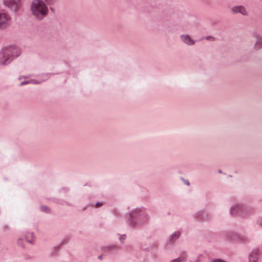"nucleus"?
Instances as JSON below:
<instances>
[{"label":"nucleus","instance_id":"f257e3e1","mask_svg":"<svg viewBox=\"0 0 262 262\" xmlns=\"http://www.w3.org/2000/svg\"><path fill=\"white\" fill-rule=\"evenodd\" d=\"M20 54V49L14 46L3 48L0 51V64L6 65Z\"/></svg>","mask_w":262,"mask_h":262},{"label":"nucleus","instance_id":"f03ea898","mask_svg":"<svg viewBox=\"0 0 262 262\" xmlns=\"http://www.w3.org/2000/svg\"><path fill=\"white\" fill-rule=\"evenodd\" d=\"M33 15L38 19L41 20L48 13V8L46 3L42 0H33L31 5Z\"/></svg>","mask_w":262,"mask_h":262},{"label":"nucleus","instance_id":"7ed1b4c3","mask_svg":"<svg viewBox=\"0 0 262 262\" xmlns=\"http://www.w3.org/2000/svg\"><path fill=\"white\" fill-rule=\"evenodd\" d=\"M10 16L5 11L0 10V29L7 27L10 24Z\"/></svg>","mask_w":262,"mask_h":262},{"label":"nucleus","instance_id":"20e7f679","mask_svg":"<svg viewBox=\"0 0 262 262\" xmlns=\"http://www.w3.org/2000/svg\"><path fill=\"white\" fill-rule=\"evenodd\" d=\"M4 4L11 9L16 11L21 6L20 0H5Z\"/></svg>","mask_w":262,"mask_h":262},{"label":"nucleus","instance_id":"39448f33","mask_svg":"<svg viewBox=\"0 0 262 262\" xmlns=\"http://www.w3.org/2000/svg\"><path fill=\"white\" fill-rule=\"evenodd\" d=\"M181 39L183 42L188 45H192L194 43V40H192L188 35H181Z\"/></svg>","mask_w":262,"mask_h":262},{"label":"nucleus","instance_id":"423d86ee","mask_svg":"<svg viewBox=\"0 0 262 262\" xmlns=\"http://www.w3.org/2000/svg\"><path fill=\"white\" fill-rule=\"evenodd\" d=\"M258 259V251L257 250L252 251L249 255V262H257Z\"/></svg>","mask_w":262,"mask_h":262},{"label":"nucleus","instance_id":"0eeeda50","mask_svg":"<svg viewBox=\"0 0 262 262\" xmlns=\"http://www.w3.org/2000/svg\"><path fill=\"white\" fill-rule=\"evenodd\" d=\"M232 11L234 13L238 12L243 15H246L247 14L246 10L242 6H235L233 7Z\"/></svg>","mask_w":262,"mask_h":262},{"label":"nucleus","instance_id":"6e6552de","mask_svg":"<svg viewBox=\"0 0 262 262\" xmlns=\"http://www.w3.org/2000/svg\"><path fill=\"white\" fill-rule=\"evenodd\" d=\"M261 47H262V38H259L255 43V48L259 49Z\"/></svg>","mask_w":262,"mask_h":262},{"label":"nucleus","instance_id":"1a4fd4ad","mask_svg":"<svg viewBox=\"0 0 262 262\" xmlns=\"http://www.w3.org/2000/svg\"><path fill=\"white\" fill-rule=\"evenodd\" d=\"M184 259H185L184 257H180L178 258L173 260L172 261H171L170 262H182V261H183L184 260Z\"/></svg>","mask_w":262,"mask_h":262},{"label":"nucleus","instance_id":"9d476101","mask_svg":"<svg viewBox=\"0 0 262 262\" xmlns=\"http://www.w3.org/2000/svg\"><path fill=\"white\" fill-rule=\"evenodd\" d=\"M180 233L179 232H175L171 235V238L174 239L178 238L180 236Z\"/></svg>","mask_w":262,"mask_h":262},{"label":"nucleus","instance_id":"9b49d317","mask_svg":"<svg viewBox=\"0 0 262 262\" xmlns=\"http://www.w3.org/2000/svg\"><path fill=\"white\" fill-rule=\"evenodd\" d=\"M30 237L31 239H33V233H29L28 235H27V236L26 237V239H27V241H28L29 243H32V241L29 240L28 239V238Z\"/></svg>","mask_w":262,"mask_h":262},{"label":"nucleus","instance_id":"f8f14e48","mask_svg":"<svg viewBox=\"0 0 262 262\" xmlns=\"http://www.w3.org/2000/svg\"><path fill=\"white\" fill-rule=\"evenodd\" d=\"M41 209L42 211H44L46 212H48L49 211V209L47 207L42 206L41 207Z\"/></svg>","mask_w":262,"mask_h":262},{"label":"nucleus","instance_id":"ddd939ff","mask_svg":"<svg viewBox=\"0 0 262 262\" xmlns=\"http://www.w3.org/2000/svg\"><path fill=\"white\" fill-rule=\"evenodd\" d=\"M45 1L46 4L47 3L48 4H51L54 2V0H45Z\"/></svg>","mask_w":262,"mask_h":262},{"label":"nucleus","instance_id":"4468645a","mask_svg":"<svg viewBox=\"0 0 262 262\" xmlns=\"http://www.w3.org/2000/svg\"><path fill=\"white\" fill-rule=\"evenodd\" d=\"M211 262H226V261H225L222 259H215V260L212 261Z\"/></svg>","mask_w":262,"mask_h":262},{"label":"nucleus","instance_id":"2eb2a0df","mask_svg":"<svg viewBox=\"0 0 262 262\" xmlns=\"http://www.w3.org/2000/svg\"><path fill=\"white\" fill-rule=\"evenodd\" d=\"M102 203H97V204H96V207H100V206H102Z\"/></svg>","mask_w":262,"mask_h":262},{"label":"nucleus","instance_id":"dca6fc26","mask_svg":"<svg viewBox=\"0 0 262 262\" xmlns=\"http://www.w3.org/2000/svg\"><path fill=\"white\" fill-rule=\"evenodd\" d=\"M29 83V82H28V81H26V82H22L21 83L20 85H24V84H27V83Z\"/></svg>","mask_w":262,"mask_h":262},{"label":"nucleus","instance_id":"f3484780","mask_svg":"<svg viewBox=\"0 0 262 262\" xmlns=\"http://www.w3.org/2000/svg\"><path fill=\"white\" fill-rule=\"evenodd\" d=\"M185 183V184H186V185H189V182H188V181H186Z\"/></svg>","mask_w":262,"mask_h":262},{"label":"nucleus","instance_id":"a211bd4d","mask_svg":"<svg viewBox=\"0 0 262 262\" xmlns=\"http://www.w3.org/2000/svg\"><path fill=\"white\" fill-rule=\"evenodd\" d=\"M210 38H211V39H212V38H212V37H210V36H209V37H206V39H207V40H209V39H210Z\"/></svg>","mask_w":262,"mask_h":262},{"label":"nucleus","instance_id":"6ab92c4d","mask_svg":"<svg viewBox=\"0 0 262 262\" xmlns=\"http://www.w3.org/2000/svg\"><path fill=\"white\" fill-rule=\"evenodd\" d=\"M101 258H102V255L99 256V259H101Z\"/></svg>","mask_w":262,"mask_h":262},{"label":"nucleus","instance_id":"aec40b11","mask_svg":"<svg viewBox=\"0 0 262 262\" xmlns=\"http://www.w3.org/2000/svg\"><path fill=\"white\" fill-rule=\"evenodd\" d=\"M233 210V208H232V209H231V213H232Z\"/></svg>","mask_w":262,"mask_h":262}]
</instances>
